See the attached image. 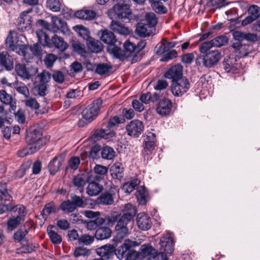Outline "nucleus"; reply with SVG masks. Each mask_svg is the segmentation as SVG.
<instances>
[{
  "mask_svg": "<svg viewBox=\"0 0 260 260\" xmlns=\"http://www.w3.org/2000/svg\"><path fill=\"white\" fill-rule=\"evenodd\" d=\"M123 214L116 215L114 220L117 221L115 230L117 232L116 238L121 240L126 237L128 233L127 224L131 221L136 214V209L131 204H126L123 209Z\"/></svg>",
  "mask_w": 260,
  "mask_h": 260,
  "instance_id": "nucleus-1",
  "label": "nucleus"
},
{
  "mask_svg": "<svg viewBox=\"0 0 260 260\" xmlns=\"http://www.w3.org/2000/svg\"><path fill=\"white\" fill-rule=\"evenodd\" d=\"M202 43L199 46V51L202 55L197 58L196 60L197 65H202L207 68H211L216 66L222 57L221 52L216 49H208L205 51H202Z\"/></svg>",
  "mask_w": 260,
  "mask_h": 260,
  "instance_id": "nucleus-2",
  "label": "nucleus"
},
{
  "mask_svg": "<svg viewBox=\"0 0 260 260\" xmlns=\"http://www.w3.org/2000/svg\"><path fill=\"white\" fill-rule=\"evenodd\" d=\"M88 204L87 200L84 196H73L72 201H63L60 205V209L65 213L74 212L78 207H84Z\"/></svg>",
  "mask_w": 260,
  "mask_h": 260,
  "instance_id": "nucleus-3",
  "label": "nucleus"
},
{
  "mask_svg": "<svg viewBox=\"0 0 260 260\" xmlns=\"http://www.w3.org/2000/svg\"><path fill=\"white\" fill-rule=\"evenodd\" d=\"M25 141L28 145H31L34 150L37 151L44 146L47 142L46 138L43 137L41 133L36 129L27 132Z\"/></svg>",
  "mask_w": 260,
  "mask_h": 260,
  "instance_id": "nucleus-4",
  "label": "nucleus"
},
{
  "mask_svg": "<svg viewBox=\"0 0 260 260\" xmlns=\"http://www.w3.org/2000/svg\"><path fill=\"white\" fill-rule=\"evenodd\" d=\"M102 104L103 101L100 98L93 101L91 104L82 111L83 118L88 122L92 121L98 115Z\"/></svg>",
  "mask_w": 260,
  "mask_h": 260,
  "instance_id": "nucleus-5",
  "label": "nucleus"
},
{
  "mask_svg": "<svg viewBox=\"0 0 260 260\" xmlns=\"http://www.w3.org/2000/svg\"><path fill=\"white\" fill-rule=\"evenodd\" d=\"M109 15L116 19H129L131 15L129 5L127 3L115 4L113 8L108 11Z\"/></svg>",
  "mask_w": 260,
  "mask_h": 260,
  "instance_id": "nucleus-6",
  "label": "nucleus"
},
{
  "mask_svg": "<svg viewBox=\"0 0 260 260\" xmlns=\"http://www.w3.org/2000/svg\"><path fill=\"white\" fill-rule=\"evenodd\" d=\"M14 69L17 75L23 80L30 79L38 71L35 67L21 63H16Z\"/></svg>",
  "mask_w": 260,
  "mask_h": 260,
  "instance_id": "nucleus-7",
  "label": "nucleus"
},
{
  "mask_svg": "<svg viewBox=\"0 0 260 260\" xmlns=\"http://www.w3.org/2000/svg\"><path fill=\"white\" fill-rule=\"evenodd\" d=\"M32 9L30 8L20 13L17 20V27L22 31L29 30L32 25V17L29 15L31 13Z\"/></svg>",
  "mask_w": 260,
  "mask_h": 260,
  "instance_id": "nucleus-8",
  "label": "nucleus"
},
{
  "mask_svg": "<svg viewBox=\"0 0 260 260\" xmlns=\"http://www.w3.org/2000/svg\"><path fill=\"white\" fill-rule=\"evenodd\" d=\"M125 128L127 134L129 136L138 138L144 131V125L142 121L134 119L127 123Z\"/></svg>",
  "mask_w": 260,
  "mask_h": 260,
  "instance_id": "nucleus-9",
  "label": "nucleus"
},
{
  "mask_svg": "<svg viewBox=\"0 0 260 260\" xmlns=\"http://www.w3.org/2000/svg\"><path fill=\"white\" fill-rule=\"evenodd\" d=\"M190 87V84L185 77L181 78L172 83V93L176 96H180L186 93Z\"/></svg>",
  "mask_w": 260,
  "mask_h": 260,
  "instance_id": "nucleus-10",
  "label": "nucleus"
},
{
  "mask_svg": "<svg viewBox=\"0 0 260 260\" xmlns=\"http://www.w3.org/2000/svg\"><path fill=\"white\" fill-rule=\"evenodd\" d=\"M50 31L57 33L60 31L66 35H69L70 30L67 22L56 16H51Z\"/></svg>",
  "mask_w": 260,
  "mask_h": 260,
  "instance_id": "nucleus-11",
  "label": "nucleus"
},
{
  "mask_svg": "<svg viewBox=\"0 0 260 260\" xmlns=\"http://www.w3.org/2000/svg\"><path fill=\"white\" fill-rule=\"evenodd\" d=\"M95 179H98V177H94L91 173L84 172L75 176L73 179L74 185L78 188L79 192L82 193L83 192V186L86 182H89L94 181Z\"/></svg>",
  "mask_w": 260,
  "mask_h": 260,
  "instance_id": "nucleus-12",
  "label": "nucleus"
},
{
  "mask_svg": "<svg viewBox=\"0 0 260 260\" xmlns=\"http://www.w3.org/2000/svg\"><path fill=\"white\" fill-rule=\"evenodd\" d=\"M160 249L171 254L174 251V241L173 234L166 232L162 236L159 242Z\"/></svg>",
  "mask_w": 260,
  "mask_h": 260,
  "instance_id": "nucleus-13",
  "label": "nucleus"
},
{
  "mask_svg": "<svg viewBox=\"0 0 260 260\" xmlns=\"http://www.w3.org/2000/svg\"><path fill=\"white\" fill-rule=\"evenodd\" d=\"M173 107V103L169 99L163 98L156 105V113L161 116L169 115Z\"/></svg>",
  "mask_w": 260,
  "mask_h": 260,
  "instance_id": "nucleus-14",
  "label": "nucleus"
},
{
  "mask_svg": "<svg viewBox=\"0 0 260 260\" xmlns=\"http://www.w3.org/2000/svg\"><path fill=\"white\" fill-rule=\"evenodd\" d=\"M228 39L224 36H219L214 39L202 43L201 50L205 51L208 49H211L213 47H220L228 43Z\"/></svg>",
  "mask_w": 260,
  "mask_h": 260,
  "instance_id": "nucleus-15",
  "label": "nucleus"
},
{
  "mask_svg": "<svg viewBox=\"0 0 260 260\" xmlns=\"http://www.w3.org/2000/svg\"><path fill=\"white\" fill-rule=\"evenodd\" d=\"M137 245L136 242L127 239L123 244L119 246L117 249H115L114 251L118 258L122 259L126 256L132 247H135Z\"/></svg>",
  "mask_w": 260,
  "mask_h": 260,
  "instance_id": "nucleus-16",
  "label": "nucleus"
},
{
  "mask_svg": "<svg viewBox=\"0 0 260 260\" xmlns=\"http://www.w3.org/2000/svg\"><path fill=\"white\" fill-rule=\"evenodd\" d=\"M182 66L179 64H177L170 68L165 74V77L171 79L173 83L183 78L182 77Z\"/></svg>",
  "mask_w": 260,
  "mask_h": 260,
  "instance_id": "nucleus-17",
  "label": "nucleus"
},
{
  "mask_svg": "<svg viewBox=\"0 0 260 260\" xmlns=\"http://www.w3.org/2000/svg\"><path fill=\"white\" fill-rule=\"evenodd\" d=\"M64 161L62 155H58L55 156L49 163L48 167L50 173L51 175H55L60 169Z\"/></svg>",
  "mask_w": 260,
  "mask_h": 260,
  "instance_id": "nucleus-18",
  "label": "nucleus"
},
{
  "mask_svg": "<svg viewBox=\"0 0 260 260\" xmlns=\"http://www.w3.org/2000/svg\"><path fill=\"white\" fill-rule=\"evenodd\" d=\"M137 222L138 227L143 231L149 230L152 224L150 217L144 213H140L138 215Z\"/></svg>",
  "mask_w": 260,
  "mask_h": 260,
  "instance_id": "nucleus-19",
  "label": "nucleus"
},
{
  "mask_svg": "<svg viewBox=\"0 0 260 260\" xmlns=\"http://www.w3.org/2000/svg\"><path fill=\"white\" fill-rule=\"evenodd\" d=\"M153 11L158 14L162 15L168 13V9L161 1L166 2L169 0H148Z\"/></svg>",
  "mask_w": 260,
  "mask_h": 260,
  "instance_id": "nucleus-20",
  "label": "nucleus"
},
{
  "mask_svg": "<svg viewBox=\"0 0 260 260\" xmlns=\"http://www.w3.org/2000/svg\"><path fill=\"white\" fill-rule=\"evenodd\" d=\"M116 245H105L100 248L96 250L97 254L101 256V258L108 259L113 255Z\"/></svg>",
  "mask_w": 260,
  "mask_h": 260,
  "instance_id": "nucleus-21",
  "label": "nucleus"
},
{
  "mask_svg": "<svg viewBox=\"0 0 260 260\" xmlns=\"http://www.w3.org/2000/svg\"><path fill=\"white\" fill-rule=\"evenodd\" d=\"M98 35L100 36L101 40L106 44L112 46L116 42L117 40L114 33L109 30H101L99 31Z\"/></svg>",
  "mask_w": 260,
  "mask_h": 260,
  "instance_id": "nucleus-22",
  "label": "nucleus"
},
{
  "mask_svg": "<svg viewBox=\"0 0 260 260\" xmlns=\"http://www.w3.org/2000/svg\"><path fill=\"white\" fill-rule=\"evenodd\" d=\"M153 29L144 21L137 23L135 30L136 34L141 37L149 36L153 33Z\"/></svg>",
  "mask_w": 260,
  "mask_h": 260,
  "instance_id": "nucleus-23",
  "label": "nucleus"
},
{
  "mask_svg": "<svg viewBox=\"0 0 260 260\" xmlns=\"http://www.w3.org/2000/svg\"><path fill=\"white\" fill-rule=\"evenodd\" d=\"M124 51L127 60H130L133 57V60H135L137 52L136 45L129 41H126L123 45Z\"/></svg>",
  "mask_w": 260,
  "mask_h": 260,
  "instance_id": "nucleus-24",
  "label": "nucleus"
},
{
  "mask_svg": "<svg viewBox=\"0 0 260 260\" xmlns=\"http://www.w3.org/2000/svg\"><path fill=\"white\" fill-rule=\"evenodd\" d=\"M12 196H0V214L12 210Z\"/></svg>",
  "mask_w": 260,
  "mask_h": 260,
  "instance_id": "nucleus-25",
  "label": "nucleus"
},
{
  "mask_svg": "<svg viewBox=\"0 0 260 260\" xmlns=\"http://www.w3.org/2000/svg\"><path fill=\"white\" fill-rule=\"evenodd\" d=\"M232 47L240 57L246 56L249 53V46L246 44L243 45L240 42L234 43L232 45Z\"/></svg>",
  "mask_w": 260,
  "mask_h": 260,
  "instance_id": "nucleus-26",
  "label": "nucleus"
},
{
  "mask_svg": "<svg viewBox=\"0 0 260 260\" xmlns=\"http://www.w3.org/2000/svg\"><path fill=\"white\" fill-rule=\"evenodd\" d=\"M110 27L113 31L124 36L129 35L130 32L127 27L115 20H112Z\"/></svg>",
  "mask_w": 260,
  "mask_h": 260,
  "instance_id": "nucleus-27",
  "label": "nucleus"
},
{
  "mask_svg": "<svg viewBox=\"0 0 260 260\" xmlns=\"http://www.w3.org/2000/svg\"><path fill=\"white\" fill-rule=\"evenodd\" d=\"M96 180L90 181L86 188V192L88 195H98L103 190V186Z\"/></svg>",
  "mask_w": 260,
  "mask_h": 260,
  "instance_id": "nucleus-28",
  "label": "nucleus"
},
{
  "mask_svg": "<svg viewBox=\"0 0 260 260\" xmlns=\"http://www.w3.org/2000/svg\"><path fill=\"white\" fill-rule=\"evenodd\" d=\"M115 135V132L109 128H107V129L101 128L96 129L93 134L94 138L97 139L101 138L108 139Z\"/></svg>",
  "mask_w": 260,
  "mask_h": 260,
  "instance_id": "nucleus-29",
  "label": "nucleus"
},
{
  "mask_svg": "<svg viewBox=\"0 0 260 260\" xmlns=\"http://www.w3.org/2000/svg\"><path fill=\"white\" fill-rule=\"evenodd\" d=\"M0 63L8 71L11 70L14 68L13 59L7 52L0 53Z\"/></svg>",
  "mask_w": 260,
  "mask_h": 260,
  "instance_id": "nucleus-30",
  "label": "nucleus"
},
{
  "mask_svg": "<svg viewBox=\"0 0 260 260\" xmlns=\"http://www.w3.org/2000/svg\"><path fill=\"white\" fill-rule=\"evenodd\" d=\"M16 33L15 31H10L9 35L6 40V46L10 50H16V46L18 45L16 41Z\"/></svg>",
  "mask_w": 260,
  "mask_h": 260,
  "instance_id": "nucleus-31",
  "label": "nucleus"
},
{
  "mask_svg": "<svg viewBox=\"0 0 260 260\" xmlns=\"http://www.w3.org/2000/svg\"><path fill=\"white\" fill-rule=\"evenodd\" d=\"M75 15L77 18L80 19L90 20L95 17L96 13L93 10H81L76 12Z\"/></svg>",
  "mask_w": 260,
  "mask_h": 260,
  "instance_id": "nucleus-32",
  "label": "nucleus"
},
{
  "mask_svg": "<svg viewBox=\"0 0 260 260\" xmlns=\"http://www.w3.org/2000/svg\"><path fill=\"white\" fill-rule=\"evenodd\" d=\"M51 42L53 46L61 52L65 51L68 47V44L63 39L56 35L52 37Z\"/></svg>",
  "mask_w": 260,
  "mask_h": 260,
  "instance_id": "nucleus-33",
  "label": "nucleus"
},
{
  "mask_svg": "<svg viewBox=\"0 0 260 260\" xmlns=\"http://www.w3.org/2000/svg\"><path fill=\"white\" fill-rule=\"evenodd\" d=\"M111 230L108 227H101L98 229L95 233V237L98 240H103L110 237Z\"/></svg>",
  "mask_w": 260,
  "mask_h": 260,
  "instance_id": "nucleus-34",
  "label": "nucleus"
},
{
  "mask_svg": "<svg viewBox=\"0 0 260 260\" xmlns=\"http://www.w3.org/2000/svg\"><path fill=\"white\" fill-rule=\"evenodd\" d=\"M86 44L89 49L93 52L98 53L102 49L101 43L91 37L86 41Z\"/></svg>",
  "mask_w": 260,
  "mask_h": 260,
  "instance_id": "nucleus-35",
  "label": "nucleus"
},
{
  "mask_svg": "<svg viewBox=\"0 0 260 260\" xmlns=\"http://www.w3.org/2000/svg\"><path fill=\"white\" fill-rule=\"evenodd\" d=\"M0 101L5 105H10L12 110L16 108V106L13 104L12 95L7 93L5 90H0Z\"/></svg>",
  "mask_w": 260,
  "mask_h": 260,
  "instance_id": "nucleus-36",
  "label": "nucleus"
},
{
  "mask_svg": "<svg viewBox=\"0 0 260 260\" xmlns=\"http://www.w3.org/2000/svg\"><path fill=\"white\" fill-rule=\"evenodd\" d=\"M73 29L86 41L90 38L88 29L82 25H75L73 26Z\"/></svg>",
  "mask_w": 260,
  "mask_h": 260,
  "instance_id": "nucleus-37",
  "label": "nucleus"
},
{
  "mask_svg": "<svg viewBox=\"0 0 260 260\" xmlns=\"http://www.w3.org/2000/svg\"><path fill=\"white\" fill-rule=\"evenodd\" d=\"M13 86L18 93L23 95L26 98H28L29 97V91L28 88L24 83L22 82L17 81L14 83Z\"/></svg>",
  "mask_w": 260,
  "mask_h": 260,
  "instance_id": "nucleus-38",
  "label": "nucleus"
},
{
  "mask_svg": "<svg viewBox=\"0 0 260 260\" xmlns=\"http://www.w3.org/2000/svg\"><path fill=\"white\" fill-rule=\"evenodd\" d=\"M112 69V67L107 63H100L96 64L95 72L100 75L109 74Z\"/></svg>",
  "mask_w": 260,
  "mask_h": 260,
  "instance_id": "nucleus-39",
  "label": "nucleus"
},
{
  "mask_svg": "<svg viewBox=\"0 0 260 260\" xmlns=\"http://www.w3.org/2000/svg\"><path fill=\"white\" fill-rule=\"evenodd\" d=\"M110 171L113 178H121L122 177V174L123 171V168L121 163L116 162L111 167Z\"/></svg>",
  "mask_w": 260,
  "mask_h": 260,
  "instance_id": "nucleus-40",
  "label": "nucleus"
},
{
  "mask_svg": "<svg viewBox=\"0 0 260 260\" xmlns=\"http://www.w3.org/2000/svg\"><path fill=\"white\" fill-rule=\"evenodd\" d=\"M144 22L154 30V27L157 23V18L153 12L147 13Z\"/></svg>",
  "mask_w": 260,
  "mask_h": 260,
  "instance_id": "nucleus-41",
  "label": "nucleus"
},
{
  "mask_svg": "<svg viewBox=\"0 0 260 260\" xmlns=\"http://www.w3.org/2000/svg\"><path fill=\"white\" fill-rule=\"evenodd\" d=\"M111 50V53L117 58L121 60L126 59L124 50H122L120 47L115 45H112L109 47Z\"/></svg>",
  "mask_w": 260,
  "mask_h": 260,
  "instance_id": "nucleus-42",
  "label": "nucleus"
},
{
  "mask_svg": "<svg viewBox=\"0 0 260 260\" xmlns=\"http://www.w3.org/2000/svg\"><path fill=\"white\" fill-rule=\"evenodd\" d=\"M39 42L44 46L51 47L50 38L42 30H38L36 32Z\"/></svg>",
  "mask_w": 260,
  "mask_h": 260,
  "instance_id": "nucleus-43",
  "label": "nucleus"
},
{
  "mask_svg": "<svg viewBox=\"0 0 260 260\" xmlns=\"http://www.w3.org/2000/svg\"><path fill=\"white\" fill-rule=\"evenodd\" d=\"M101 153L103 159L111 160L114 157L115 152L112 148L105 146L102 149Z\"/></svg>",
  "mask_w": 260,
  "mask_h": 260,
  "instance_id": "nucleus-44",
  "label": "nucleus"
},
{
  "mask_svg": "<svg viewBox=\"0 0 260 260\" xmlns=\"http://www.w3.org/2000/svg\"><path fill=\"white\" fill-rule=\"evenodd\" d=\"M94 171L97 175L93 176L98 177V179H95L94 180H100L107 173L108 168L101 165H96L94 167Z\"/></svg>",
  "mask_w": 260,
  "mask_h": 260,
  "instance_id": "nucleus-45",
  "label": "nucleus"
},
{
  "mask_svg": "<svg viewBox=\"0 0 260 260\" xmlns=\"http://www.w3.org/2000/svg\"><path fill=\"white\" fill-rule=\"evenodd\" d=\"M140 183V180L138 179H134L130 182L125 183L122 187V189L124 192L130 193L135 189L137 185Z\"/></svg>",
  "mask_w": 260,
  "mask_h": 260,
  "instance_id": "nucleus-46",
  "label": "nucleus"
},
{
  "mask_svg": "<svg viewBox=\"0 0 260 260\" xmlns=\"http://www.w3.org/2000/svg\"><path fill=\"white\" fill-rule=\"evenodd\" d=\"M141 251L144 256L152 257L156 253V250L149 244H144L141 247Z\"/></svg>",
  "mask_w": 260,
  "mask_h": 260,
  "instance_id": "nucleus-47",
  "label": "nucleus"
},
{
  "mask_svg": "<svg viewBox=\"0 0 260 260\" xmlns=\"http://www.w3.org/2000/svg\"><path fill=\"white\" fill-rule=\"evenodd\" d=\"M125 122V119L123 117H120L117 116H115L111 117L107 123L106 127L110 129L113 128L116 125L120 123H123Z\"/></svg>",
  "mask_w": 260,
  "mask_h": 260,
  "instance_id": "nucleus-48",
  "label": "nucleus"
},
{
  "mask_svg": "<svg viewBox=\"0 0 260 260\" xmlns=\"http://www.w3.org/2000/svg\"><path fill=\"white\" fill-rule=\"evenodd\" d=\"M46 6L53 12H58L60 10L61 4L59 0H47Z\"/></svg>",
  "mask_w": 260,
  "mask_h": 260,
  "instance_id": "nucleus-49",
  "label": "nucleus"
},
{
  "mask_svg": "<svg viewBox=\"0 0 260 260\" xmlns=\"http://www.w3.org/2000/svg\"><path fill=\"white\" fill-rule=\"evenodd\" d=\"M12 210L17 214L16 217H19L21 220H23V218L26 214V211L24 206L22 205L14 206Z\"/></svg>",
  "mask_w": 260,
  "mask_h": 260,
  "instance_id": "nucleus-50",
  "label": "nucleus"
},
{
  "mask_svg": "<svg viewBox=\"0 0 260 260\" xmlns=\"http://www.w3.org/2000/svg\"><path fill=\"white\" fill-rule=\"evenodd\" d=\"M47 232L50 240L54 244H58L61 242V237L56 232L49 230L48 229Z\"/></svg>",
  "mask_w": 260,
  "mask_h": 260,
  "instance_id": "nucleus-51",
  "label": "nucleus"
},
{
  "mask_svg": "<svg viewBox=\"0 0 260 260\" xmlns=\"http://www.w3.org/2000/svg\"><path fill=\"white\" fill-rule=\"evenodd\" d=\"M37 150H34V148L31 146L23 147L17 151V155L20 157H24L27 155L31 154L37 152Z\"/></svg>",
  "mask_w": 260,
  "mask_h": 260,
  "instance_id": "nucleus-52",
  "label": "nucleus"
},
{
  "mask_svg": "<svg viewBox=\"0 0 260 260\" xmlns=\"http://www.w3.org/2000/svg\"><path fill=\"white\" fill-rule=\"evenodd\" d=\"M22 220L19 217H13L10 218L7 221L8 228L10 230L15 229L21 222Z\"/></svg>",
  "mask_w": 260,
  "mask_h": 260,
  "instance_id": "nucleus-53",
  "label": "nucleus"
},
{
  "mask_svg": "<svg viewBox=\"0 0 260 260\" xmlns=\"http://www.w3.org/2000/svg\"><path fill=\"white\" fill-rule=\"evenodd\" d=\"M16 48L17 50L12 51L16 52L20 55L25 57L30 58V57L27 55V52L28 51V48L27 46L18 44L16 46Z\"/></svg>",
  "mask_w": 260,
  "mask_h": 260,
  "instance_id": "nucleus-54",
  "label": "nucleus"
},
{
  "mask_svg": "<svg viewBox=\"0 0 260 260\" xmlns=\"http://www.w3.org/2000/svg\"><path fill=\"white\" fill-rule=\"evenodd\" d=\"M54 81L58 84H62L65 79L64 74L60 71H54L52 74Z\"/></svg>",
  "mask_w": 260,
  "mask_h": 260,
  "instance_id": "nucleus-55",
  "label": "nucleus"
},
{
  "mask_svg": "<svg viewBox=\"0 0 260 260\" xmlns=\"http://www.w3.org/2000/svg\"><path fill=\"white\" fill-rule=\"evenodd\" d=\"M104 220L102 218H96L94 220H91L87 223V228L89 230H93L96 229L98 226L102 224Z\"/></svg>",
  "mask_w": 260,
  "mask_h": 260,
  "instance_id": "nucleus-56",
  "label": "nucleus"
},
{
  "mask_svg": "<svg viewBox=\"0 0 260 260\" xmlns=\"http://www.w3.org/2000/svg\"><path fill=\"white\" fill-rule=\"evenodd\" d=\"M56 59L57 57L55 55L50 53L46 55L44 59V62L47 68H51L53 66Z\"/></svg>",
  "mask_w": 260,
  "mask_h": 260,
  "instance_id": "nucleus-57",
  "label": "nucleus"
},
{
  "mask_svg": "<svg viewBox=\"0 0 260 260\" xmlns=\"http://www.w3.org/2000/svg\"><path fill=\"white\" fill-rule=\"evenodd\" d=\"M113 196H99L96 202L99 204L103 205H111L113 203Z\"/></svg>",
  "mask_w": 260,
  "mask_h": 260,
  "instance_id": "nucleus-58",
  "label": "nucleus"
},
{
  "mask_svg": "<svg viewBox=\"0 0 260 260\" xmlns=\"http://www.w3.org/2000/svg\"><path fill=\"white\" fill-rule=\"evenodd\" d=\"M94 241V237L88 235H83L78 238L79 244H83L85 245L91 244Z\"/></svg>",
  "mask_w": 260,
  "mask_h": 260,
  "instance_id": "nucleus-59",
  "label": "nucleus"
},
{
  "mask_svg": "<svg viewBox=\"0 0 260 260\" xmlns=\"http://www.w3.org/2000/svg\"><path fill=\"white\" fill-rule=\"evenodd\" d=\"M90 254L89 250L83 247H79L76 248L74 252L75 257L87 256Z\"/></svg>",
  "mask_w": 260,
  "mask_h": 260,
  "instance_id": "nucleus-60",
  "label": "nucleus"
},
{
  "mask_svg": "<svg viewBox=\"0 0 260 260\" xmlns=\"http://www.w3.org/2000/svg\"><path fill=\"white\" fill-rule=\"evenodd\" d=\"M40 83L46 84L49 82L51 74L46 70H43L40 74L38 75Z\"/></svg>",
  "mask_w": 260,
  "mask_h": 260,
  "instance_id": "nucleus-61",
  "label": "nucleus"
},
{
  "mask_svg": "<svg viewBox=\"0 0 260 260\" xmlns=\"http://www.w3.org/2000/svg\"><path fill=\"white\" fill-rule=\"evenodd\" d=\"M57 211V208L55 206L54 203L52 202L47 204L45 205V209L43 212L46 216L52 213H55Z\"/></svg>",
  "mask_w": 260,
  "mask_h": 260,
  "instance_id": "nucleus-62",
  "label": "nucleus"
},
{
  "mask_svg": "<svg viewBox=\"0 0 260 260\" xmlns=\"http://www.w3.org/2000/svg\"><path fill=\"white\" fill-rule=\"evenodd\" d=\"M28 51H30L35 56H39L42 54V47L37 43L32 46H28Z\"/></svg>",
  "mask_w": 260,
  "mask_h": 260,
  "instance_id": "nucleus-63",
  "label": "nucleus"
},
{
  "mask_svg": "<svg viewBox=\"0 0 260 260\" xmlns=\"http://www.w3.org/2000/svg\"><path fill=\"white\" fill-rule=\"evenodd\" d=\"M177 52L175 50H172L170 51L165 53L160 59L161 61L167 62L169 60L175 58L177 57Z\"/></svg>",
  "mask_w": 260,
  "mask_h": 260,
  "instance_id": "nucleus-64",
  "label": "nucleus"
}]
</instances>
